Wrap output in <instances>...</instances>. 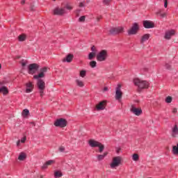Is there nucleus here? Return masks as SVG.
<instances>
[{
  "instance_id": "nucleus-21",
  "label": "nucleus",
  "mask_w": 178,
  "mask_h": 178,
  "mask_svg": "<svg viewBox=\"0 0 178 178\" xmlns=\"http://www.w3.org/2000/svg\"><path fill=\"white\" fill-rule=\"evenodd\" d=\"M108 155V152H104V154L97 155V161H102L105 159V156Z\"/></svg>"
},
{
  "instance_id": "nucleus-19",
  "label": "nucleus",
  "mask_w": 178,
  "mask_h": 178,
  "mask_svg": "<svg viewBox=\"0 0 178 178\" xmlns=\"http://www.w3.org/2000/svg\"><path fill=\"white\" fill-rule=\"evenodd\" d=\"M26 92H31L33 91V83L31 82L26 83Z\"/></svg>"
},
{
  "instance_id": "nucleus-30",
  "label": "nucleus",
  "mask_w": 178,
  "mask_h": 178,
  "mask_svg": "<svg viewBox=\"0 0 178 178\" xmlns=\"http://www.w3.org/2000/svg\"><path fill=\"white\" fill-rule=\"evenodd\" d=\"M156 15H160L161 17H166V13H162V10H159L156 13Z\"/></svg>"
},
{
  "instance_id": "nucleus-52",
  "label": "nucleus",
  "mask_w": 178,
  "mask_h": 178,
  "mask_svg": "<svg viewBox=\"0 0 178 178\" xmlns=\"http://www.w3.org/2000/svg\"><path fill=\"white\" fill-rule=\"evenodd\" d=\"M100 19H101V18L98 17L97 18V22H99Z\"/></svg>"
},
{
  "instance_id": "nucleus-54",
  "label": "nucleus",
  "mask_w": 178,
  "mask_h": 178,
  "mask_svg": "<svg viewBox=\"0 0 178 178\" xmlns=\"http://www.w3.org/2000/svg\"><path fill=\"white\" fill-rule=\"evenodd\" d=\"M40 178H44V176L43 175H40Z\"/></svg>"
},
{
  "instance_id": "nucleus-26",
  "label": "nucleus",
  "mask_w": 178,
  "mask_h": 178,
  "mask_svg": "<svg viewBox=\"0 0 178 178\" xmlns=\"http://www.w3.org/2000/svg\"><path fill=\"white\" fill-rule=\"evenodd\" d=\"M99 147V152H104V149H105V146L102 145V143H99V145L97 146Z\"/></svg>"
},
{
  "instance_id": "nucleus-3",
  "label": "nucleus",
  "mask_w": 178,
  "mask_h": 178,
  "mask_svg": "<svg viewBox=\"0 0 178 178\" xmlns=\"http://www.w3.org/2000/svg\"><path fill=\"white\" fill-rule=\"evenodd\" d=\"M108 51L103 49L100 51L96 56L98 62H105L108 59Z\"/></svg>"
},
{
  "instance_id": "nucleus-16",
  "label": "nucleus",
  "mask_w": 178,
  "mask_h": 178,
  "mask_svg": "<svg viewBox=\"0 0 178 178\" xmlns=\"http://www.w3.org/2000/svg\"><path fill=\"white\" fill-rule=\"evenodd\" d=\"M88 144L92 148H95L99 145L100 143L93 139H90L88 141Z\"/></svg>"
},
{
  "instance_id": "nucleus-35",
  "label": "nucleus",
  "mask_w": 178,
  "mask_h": 178,
  "mask_svg": "<svg viewBox=\"0 0 178 178\" xmlns=\"http://www.w3.org/2000/svg\"><path fill=\"white\" fill-rule=\"evenodd\" d=\"M87 72L86 70H81L80 72V76L81 77H86V74Z\"/></svg>"
},
{
  "instance_id": "nucleus-46",
  "label": "nucleus",
  "mask_w": 178,
  "mask_h": 178,
  "mask_svg": "<svg viewBox=\"0 0 178 178\" xmlns=\"http://www.w3.org/2000/svg\"><path fill=\"white\" fill-rule=\"evenodd\" d=\"M164 8H168V0H165L164 1Z\"/></svg>"
},
{
  "instance_id": "nucleus-57",
  "label": "nucleus",
  "mask_w": 178,
  "mask_h": 178,
  "mask_svg": "<svg viewBox=\"0 0 178 178\" xmlns=\"http://www.w3.org/2000/svg\"><path fill=\"white\" fill-rule=\"evenodd\" d=\"M53 1H56V0H53Z\"/></svg>"
},
{
  "instance_id": "nucleus-6",
  "label": "nucleus",
  "mask_w": 178,
  "mask_h": 178,
  "mask_svg": "<svg viewBox=\"0 0 178 178\" xmlns=\"http://www.w3.org/2000/svg\"><path fill=\"white\" fill-rule=\"evenodd\" d=\"M40 69V65L37 63H32L28 66V72L29 74H35Z\"/></svg>"
},
{
  "instance_id": "nucleus-8",
  "label": "nucleus",
  "mask_w": 178,
  "mask_h": 178,
  "mask_svg": "<svg viewBox=\"0 0 178 178\" xmlns=\"http://www.w3.org/2000/svg\"><path fill=\"white\" fill-rule=\"evenodd\" d=\"M120 163H122V157L115 156L113 159V161L110 164V168H111V169H115V168H118Z\"/></svg>"
},
{
  "instance_id": "nucleus-44",
  "label": "nucleus",
  "mask_w": 178,
  "mask_h": 178,
  "mask_svg": "<svg viewBox=\"0 0 178 178\" xmlns=\"http://www.w3.org/2000/svg\"><path fill=\"white\" fill-rule=\"evenodd\" d=\"M165 68L168 70H170V65H169V63H165Z\"/></svg>"
},
{
  "instance_id": "nucleus-25",
  "label": "nucleus",
  "mask_w": 178,
  "mask_h": 178,
  "mask_svg": "<svg viewBox=\"0 0 178 178\" xmlns=\"http://www.w3.org/2000/svg\"><path fill=\"white\" fill-rule=\"evenodd\" d=\"M96 55H97V54H95V52H90L88 54V59H89V60H92V59H94V58H95Z\"/></svg>"
},
{
  "instance_id": "nucleus-56",
  "label": "nucleus",
  "mask_w": 178,
  "mask_h": 178,
  "mask_svg": "<svg viewBox=\"0 0 178 178\" xmlns=\"http://www.w3.org/2000/svg\"><path fill=\"white\" fill-rule=\"evenodd\" d=\"M88 2H90L89 1H87V3H88Z\"/></svg>"
},
{
  "instance_id": "nucleus-55",
  "label": "nucleus",
  "mask_w": 178,
  "mask_h": 178,
  "mask_svg": "<svg viewBox=\"0 0 178 178\" xmlns=\"http://www.w3.org/2000/svg\"><path fill=\"white\" fill-rule=\"evenodd\" d=\"M77 12H78V13H79V12H80V10H77Z\"/></svg>"
},
{
  "instance_id": "nucleus-23",
  "label": "nucleus",
  "mask_w": 178,
  "mask_h": 178,
  "mask_svg": "<svg viewBox=\"0 0 178 178\" xmlns=\"http://www.w3.org/2000/svg\"><path fill=\"white\" fill-rule=\"evenodd\" d=\"M29 115H30V111H29V109L27 108L24 109L22 111V116H24V118H26L29 116Z\"/></svg>"
},
{
  "instance_id": "nucleus-24",
  "label": "nucleus",
  "mask_w": 178,
  "mask_h": 178,
  "mask_svg": "<svg viewBox=\"0 0 178 178\" xmlns=\"http://www.w3.org/2000/svg\"><path fill=\"white\" fill-rule=\"evenodd\" d=\"M172 154H174V155H178V143L176 146L172 147Z\"/></svg>"
},
{
  "instance_id": "nucleus-27",
  "label": "nucleus",
  "mask_w": 178,
  "mask_h": 178,
  "mask_svg": "<svg viewBox=\"0 0 178 178\" xmlns=\"http://www.w3.org/2000/svg\"><path fill=\"white\" fill-rule=\"evenodd\" d=\"M89 65L92 69H94L95 67H97V61L92 60L89 63Z\"/></svg>"
},
{
  "instance_id": "nucleus-51",
  "label": "nucleus",
  "mask_w": 178,
  "mask_h": 178,
  "mask_svg": "<svg viewBox=\"0 0 178 178\" xmlns=\"http://www.w3.org/2000/svg\"><path fill=\"white\" fill-rule=\"evenodd\" d=\"M104 91H108V87H104Z\"/></svg>"
},
{
  "instance_id": "nucleus-43",
  "label": "nucleus",
  "mask_w": 178,
  "mask_h": 178,
  "mask_svg": "<svg viewBox=\"0 0 178 178\" xmlns=\"http://www.w3.org/2000/svg\"><path fill=\"white\" fill-rule=\"evenodd\" d=\"M48 168V165L46 164V163L42 166V169L45 170Z\"/></svg>"
},
{
  "instance_id": "nucleus-50",
  "label": "nucleus",
  "mask_w": 178,
  "mask_h": 178,
  "mask_svg": "<svg viewBox=\"0 0 178 178\" xmlns=\"http://www.w3.org/2000/svg\"><path fill=\"white\" fill-rule=\"evenodd\" d=\"M30 9H31V10H34V6H31V7H30Z\"/></svg>"
},
{
  "instance_id": "nucleus-48",
  "label": "nucleus",
  "mask_w": 178,
  "mask_h": 178,
  "mask_svg": "<svg viewBox=\"0 0 178 178\" xmlns=\"http://www.w3.org/2000/svg\"><path fill=\"white\" fill-rule=\"evenodd\" d=\"M22 141L20 140H17V147H19V145H20V143Z\"/></svg>"
},
{
  "instance_id": "nucleus-5",
  "label": "nucleus",
  "mask_w": 178,
  "mask_h": 178,
  "mask_svg": "<svg viewBox=\"0 0 178 178\" xmlns=\"http://www.w3.org/2000/svg\"><path fill=\"white\" fill-rule=\"evenodd\" d=\"M138 30H140V25H138V23L134 22L131 28L128 30V35H136L138 33Z\"/></svg>"
},
{
  "instance_id": "nucleus-31",
  "label": "nucleus",
  "mask_w": 178,
  "mask_h": 178,
  "mask_svg": "<svg viewBox=\"0 0 178 178\" xmlns=\"http://www.w3.org/2000/svg\"><path fill=\"white\" fill-rule=\"evenodd\" d=\"M62 176H63V175L59 171H56L54 172V177L55 178L62 177Z\"/></svg>"
},
{
  "instance_id": "nucleus-37",
  "label": "nucleus",
  "mask_w": 178,
  "mask_h": 178,
  "mask_svg": "<svg viewBox=\"0 0 178 178\" xmlns=\"http://www.w3.org/2000/svg\"><path fill=\"white\" fill-rule=\"evenodd\" d=\"M22 67H24L26 66V65H27V61H24V60H22L21 62H20Z\"/></svg>"
},
{
  "instance_id": "nucleus-45",
  "label": "nucleus",
  "mask_w": 178,
  "mask_h": 178,
  "mask_svg": "<svg viewBox=\"0 0 178 178\" xmlns=\"http://www.w3.org/2000/svg\"><path fill=\"white\" fill-rule=\"evenodd\" d=\"M79 8H84V1L79 3Z\"/></svg>"
},
{
  "instance_id": "nucleus-10",
  "label": "nucleus",
  "mask_w": 178,
  "mask_h": 178,
  "mask_svg": "<svg viewBox=\"0 0 178 178\" xmlns=\"http://www.w3.org/2000/svg\"><path fill=\"white\" fill-rule=\"evenodd\" d=\"M120 88H122V86L120 85H118V87L116 88L115 99L117 100L122 99V97H123V92H122Z\"/></svg>"
},
{
  "instance_id": "nucleus-32",
  "label": "nucleus",
  "mask_w": 178,
  "mask_h": 178,
  "mask_svg": "<svg viewBox=\"0 0 178 178\" xmlns=\"http://www.w3.org/2000/svg\"><path fill=\"white\" fill-rule=\"evenodd\" d=\"M132 159L135 162H137V161H138V159H140V156L137 154H134L132 156Z\"/></svg>"
},
{
  "instance_id": "nucleus-36",
  "label": "nucleus",
  "mask_w": 178,
  "mask_h": 178,
  "mask_svg": "<svg viewBox=\"0 0 178 178\" xmlns=\"http://www.w3.org/2000/svg\"><path fill=\"white\" fill-rule=\"evenodd\" d=\"M79 22H86V16L83 15L79 19Z\"/></svg>"
},
{
  "instance_id": "nucleus-53",
  "label": "nucleus",
  "mask_w": 178,
  "mask_h": 178,
  "mask_svg": "<svg viewBox=\"0 0 178 178\" xmlns=\"http://www.w3.org/2000/svg\"><path fill=\"white\" fill-rule=\"evenodd\" d=\"M2 69V65L0 64V70Z\"/></svg>"
},
{
  "instance_id": "nucleus-11",
  "label": "nucleus",
  "mask_w": 178,
  "mask_h": 178,
  "mask_svg": "<svg viewBox=\"0 0 178 178\" xmlns=\"http://www.w3.org/2000/svg\"><path fill=\"white\" fill-rule=\"evenodd\" d=\"M130 111L132 113H134V115H136V116H140V115L143 113V110H141V108H137L134 106H131Z\"/></svg>"
},
{
  "instance_id": "nucleus-28",
  "label": "nucleus",
  "mask_w": 178,
  "mask_h": 178,
  "mask_svg": "<svg viewBox=\"0 0 178 178\" xmlns=\"http://www.w3.org/2000/svg\"><path fill=\"white\" fill-rule=\"evenodd\" d=\"M18 40L20 42L26 41V35L22 34L18 36Z\"/></svg>"
},
{
  "instance_id": "nucleus-41",
  "label": "nucleus",
  "mask_w": 178,
  "mask_h": 178,
  "mask_svg": "<svg viewBox=\"0 0 178 178\" xmlns=\"http://www.w3.org/2000/svg\"><path fill=\"white\" fill-rule=\"evenodd\" d=\"M111 2L110 0H104L103 3L104 5H109V3Z\"/></svg>"
},
{
  "instance_id": "nucleus-9",
  "label": "nucleus",
  "mask_w": 178,
  "mask_h": 178,
  "mask_svg": "<svg viewBox=\"0 0 178 178\" xmlns=\"http://www.w3.org/2000/svg\"><path fill=\"white\" fill-rule=\"evenodd\" d=\"M65 13H66V10L63 8L56 7L53 10V15H55L56 16H63Z\"/></svg>"
},
{
  "instance_id": "nucleus-29",
  "label": "nucleus",
  "mask_w": 178,
  "mask_h": 178,
  "mask_svg": "<svg viewBox=\"0 0 178 178\" xmlns=\"http://www.w3.org/2000/svg\"><path fill=\"white\" fill-rule=\"evenodd\" d=\"M76 83L79 87H84V83L82 81H80L79 79H76Z\"/></svg>"
},
{
  "instance_id": "nucleus-49",
  "label": "nucleus",
  "mask_w": 178,
  "mask_h": 178,
  "mask_svg": "<svg viewBox=\"0 0 178 178\" xmlns=\"http://www.w3.org/2000/svg\"><path fill=\"white\" fill-rule=\"evenodd\" d=\"M21 3H22V5H24V3H26V0H22L21 1Z\"/></svg>"
},
{
  "instance_id": "nucleus-12",
  "label": "nucleus",
  "mask_w": 178,
  "mask_h": 178,
  "mask_svg": "<svg viewBox=\"0 0 178 178\" xmlns=\"http://www.w3.org/2000/svg\"><path fill=\"white\" fill-rule=\"evenodd\" d=\"M143 27H145V29H154L155 24L151 21L145 20L143 21Z\"/></svg>"
},
{
  "instance_id": "nucleus-14",
  "label": "nucleus",
  "mask_w": 178,
  "mask_h": 178,
  "mask_svg": "<svg viewBox=\"0 0 178 178\" xmlns=\"http://www.w3.org/2000/svg\"><path fill=\"white\" fill-rule=\"evenodd\" d=\"M106 105V101L100 102L97 106V111H104L105 109V106Z\"/></svg>"
},
{
  "instance_id": "nucleus-47",
  "label": "nucleus",
  "mask_w": 178,
  "mask_h": 178,
  "mask_svg": "<svg viewBox=\"0 0 178 178\" xmlns=\"http://www.w3.org/2000/svg\"><path fill=\"white\" fill-rule=\"evenodd\" d=\"M172 113H177V108H174L172 109Z\"/></svg>"
},
{
  "instance_id": "nucleus-42",
  "label": "nucleus",
  "mask_w": 178,
  "mask_h": 178,
  "mask_svg": "<svg viewBox=\"0 0 178 178\" xmlns=\"http://www.w3.org/2000/svg\"><path fill=\"white\" fill-rule=\"evenodd\" d=\"M26 140H27V138L26 136H24V138H22L21 139V143H26Z\"/></svg>"
},
{
  "instance_id": "nucleus-38",
  "label": "nucleus",
  "mask_w": 178,
  "mask_h": 178,
  "mask_svg": "<svg viewBox=\"0 0 178 178\" xmlns=\"http://www.w3.org/2000/svg\"><path fill=\"white\" fill-rule=\"evenodd\" d=\"M65 8L67 9V10H72V9H73V7H72L70 5L67 4L65 5Z\"/></svg>"
},
{
  "instance_id": "nucleus-33",
  "label": "nucleus",
  "mask_w": 178,
  "mask_h": 178,
  "mask_svg": "<svg viewBox=\"0 0 178 178\" xmlns=\"http://www.w3.org/2000/svg\"><path fill=\"white\" fill-rule=\"evenodd\" d=\"M172 101H173V98L170 96H168L166 98H165V102L167 104H171L172 103Z\"/></svg>"
},
{
  "instance_id": "nucleus-1",
  "label": "nucleus",
  "mask_w": 178,
  "mask_h": 178,
  "mask_svg": "<svg viewBox=\"0 0 178 178\" xmlns=\"http://www.w3.org/2000/svg\"><path fill=\"white\" fill-rule=\"evenodd\" d=\"M48 71V67H44L40 69V72L38 75H34L33 79L38 80L36 86L39 90L40 97H44V90H45V81L41 79L45 77V73Z\"/></svg>"
},
{
  "instance_id": "nucleus-15",
  "label": "nucleus",
  "mask_w": 178,
  "mask_h": 178,
  "mask_svg": "<svg viewBox=\"0 0 178 178\" xmlns=\"http://www.w3.org/2000/svg\"><path fill=\"white\" fill-rule=\"evenodd\" d=\"M175 30L173 29L166 31L164 38L165 40H170V38H172V35H175Z\"/></svg>"
},
{
  "instance_id": "nucleus-18",
  "label": "nucleus",
  "mask_w": 178,
  "mask_h": 178,
  "mask_svg": "<svg viewBox=\"0 0 178 178\" xmlns=\"http://www.w3.org/2000/svg\"><path fill=\"white\" fill-rule=\"evenodd\" d=\"M149 39V34L146 33L142 36V38L140 39V44H144L145 41H147V40Z\"/></svg>"
},
{
  "instance_id": "nucleus-34",
  "label": "nucleus",
  "mask_w": 178,
  "mask_h": 178,
  "mask_svg": "<svg viewBox=\"0 0 178 178\" xmlns=\"http://www.w3.org/2000/svg\"><path fill=\"white\" fill-rule=\"evenodd\" d=\"M52 163H55L54 160H49L46 162V164L47 166H51V165H52Z\"/></svg>"
},
{
  "instance_id": "nucleus-22",
  "label": "nucleus",
  "mask_w": 178,
  "mask_h": 178,
  "mask_svg": "<svg viewBox=\"0 0 178 178\" xmlns=\"http://www.w3.org/2000/svg\"><path fill=\"white\" fill-rule=\"evenodd\" d=\"M26 155L24 152H21L19 156H18L19 161H24L26 158Z\"/></svg>"
},
{
  "instance_id": "nucleus-17",
  "label": "nucleus",
  "mask_w": 178,
  "mask_h": 178,
  "mask_svg": "<svg viewBox=\"0 0 178 178\" xmlns=\"http://www.w3.org/2000/svg\"><path fill=\"white\" fill-rule=\"evenodd\" d=\"M73 58L74 56L72 54H69L65 58L63 59V62H67V63H70L73 60Z\"/></svg>"
},
{
  "instance_id": "nucleus-40",
  "label": "nucleus",
  "mask_w": 178,
  "mask_h": 178,
  "mask_svg": "<svg viewBox=\"0 0 178 178\" xmlns=\"http://www.w3.org/2000/svg\"><path fill=\"white\" fill-rule=\"evenodd\" d=\"M60 152H65V147L63 146H60L58 149Z\"/></svg>"
},
{
  "instance_id": "nucleus-20",
  "label": "nucleus",
  "mask_w": 178,
  "mask_h": 178,
  "mask_svg": "<svg viewBox=\"0 0 178 178\" xmlns=\"http://www.w3.org/2000/svg\"><path fill=\"white\" fill-rule=\"evenodd\" d=\"M0 92H3L4 95H6L9 92V90H8V88L6 86H2L0 88Z\"/></svg>"
},
{
  "instance_id": "nucleus-13",
  "label": "nucleus",
  "mask_w": 178,
  "mask_h": 178,
  "mask_svg": "<svg viewBox=\"0 0 178 178\" xmlns=\"http://www.w3.org/2000/svg\"><path fill=\"white\" fill-rule=\"evenodd\" d=\"M178 136V127L177 124L174 125L171 129V137L176 138Z\"/></svg>"
},
{
  "instance_id": "nucleus-4",
  "label": "nucleus",
  "mask_w": 178,
  "mask_h": 178,
  "mask_svg": "<svg viewBox=\"0 0 178 178\" xmlns=\"http://www.w3.org/2000/svg\"><path fill=\"white\" fill-rule=\"evenodd\" d=\"M111 35H118L124 33V28L123 26L113 27L109 30Z\"/></svg>"
},
{
  "instance_id": "nucleus-7",
  "label": "nucleus",
  "mask_w": 178,
  "mask_h": 178,
  "mask_svg": "<svg viewBox=\"0 0 178 178\" xmlns=\"http://www.w3.org/2000/svg\"><path fill=\"white\" fill-rule=\"evenodd\" d=\"M54 126L56 127H66V126H67V120H66V119L64 118H59L57 119L55 122H54Z\"/></svg>"
},
{
  "instance_id": "nucleus-2",
  "label": "nucleus",
  "mask_w": 178,
  "mask_h": 178,
  "mask_svg": "<svg viewBox=\"0 0 178 178\" xmlns=\"http://www.w3.org/2000/svg\"><path fill=\"white\" fill-rule=\"evenodd\" d=\"M134 84L138 88V91H141V90L148 88L149 86V83L147 81H143L138 78H136L134 79Z\"/></svg>"
},
{
  "instance_id": "nucleus-39",
  "label": "nucleus",
  "mask_w": 178,
  "mask_h": 178,
  "mask_svg": "<svg viewBox=\"0 0 178 178\" xmlns=\"http://www.w3.org/2000/svg\"><path fill=\"white\" fill-rule=\"evenodd\" d=\"M91 51H92V52H94L95 54H97V47H95V46H92L91 47Z\"/></svg>"
}]
</instances>
